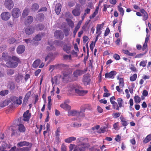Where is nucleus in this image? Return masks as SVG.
Here are the masks:
<instances>
[{
	"label": "nucleus",
	"mask_w": 151,
	"mask_h": 151,
	"mask_svg": "<svg viewBox=\"0 0 151 151\" xmlns=\"http://www.w3.org/2000/svg\"><path fill=\"white\" fill-rule=\"evenodd\" d=\"M6 101H3L0 102V106L1 107H4L6 106Z\"/></svg>",
	"instance_id": "obj_54"
},
{
	"label": "nucleus",
	"mask_w": 151,
	"mask_h": 151,
	"mask_svg": "<svg viewBox=\"0 0 151 151\" xmlns=\"http://www.w3.org/2000/svg\"><path fill=\"white\" fill-rule=\"evenodd\" d=\"M151 140V134H150L148 135L143 141L144 143H146Z\"/></svg>",
	"instance_id": "obj_31"
},
{
	"label": "nucleus",
	"mask_w": 151,
	"mask_h": 151,
	"mask_svg": "<svg viewBox=\"0 0 151 151\" xmlns=\"http://www.w3.org/2000/svg\"><path fill=\"white\" fill-rule=\"evenodd\" d=\"M63 57L65 59L69 60H70L71 59V56L70 55H63Z\"/></svg>",
	"instance_id": "obj_48"
},
{
	"label": "nucleus",
	"mask_w": 151,
	"mask_h": 151,
	"mask_svg": "<svg viewBox=\"0 0 151 151\" xmlns=\"http://www.w3.org/2000/svg\"><path fill=\"white\" fill-rule=\"evenodd\" d=\"M32 144L26 141H22L19 142L17 144L18 147H22L24 146H32Z\"/></svg>",
	"instance_id": "obj_11"
},
{
	"label": "nucleus",
	"mask_w": 151,
	"mask_h": 151,
	"mask_svg": "<svg viewBox=\"0 0 151 151\" xmlns=\"http://www.w3.org/2000/svg\"><path fill=\"white\" fill-rule=\"evenodd\" d=\"M71 47L72 45L71 44L69 43L64 46L63 49L67 53H69L70 52V50Z\"/></svg>",
	"instance_id": "obj_19"
},
{
	"label": "nucleus",
	"mask_w": 151,
	"mask_h": 151,
	"mask_svg": "<svg viewBox=\"0 0 151 151\" xmlns=\"http://www.w3.org/2000/svg\"><path fill=\"white\" fill-rule=\"evenodd\" d=\"M100 127V126L99 125H97L95 127H93L91 128V129L93 131L95 132L96 130H98Z\"/></svg>",
	"instance_id": "obj_59"
},
{
	"label": "nucleus",
	"mask_w": 151,
	"mask_h": 151,
	"mask_svg": "<svg viewBox=\"0 0 151 151\" xmlns=\"http://www.w3.org/2000/svg\"><path fill=\"white\" fill-rule=\"evenodd\" d=\"M130 69L132 71L134 72H137V70L136 68L132 65H131V67L130 68Z\"/></svg>",
	"instance_id": "obj_61"
},
{
	"label": "nucleus",
	"mask_w": 151,
	"mask_h": 151,
	"mask_svg": "<svg viewBox=\"0 0 151 151\" xmlns=\"http://www.w3.org/2000/svg\"><path fill=\"white\" fill-rule=\"evenodd\" d=\"M41 36L40 35H37L34 38V40L36 41H40L41 40Z\"/></svg>",
	"instance_id": "obj_47"
},
{
	"label": "nucleus",
	"mask_w": 151,
	"mask_h": 151,
	"mask_svg": "<svg viewBox=\"0 0 151 151\" xmlns=\"http://www.w3.org/2000/svg\"><path fill=\"white\" fill-rule=\"evenodd\" d=\"M23 117H20L19 119L20 121L23 120L25 121H28L29 120L30 114L28 110L27 111L23 114Z\"/></svg>",
	"instance_id": "obj_9"
},
{
	"label": "nucleus",
	"mask_w": 151,
	"mask_h": 151,
	"mask_svg": "<svg viewBox=\"0 0 151 151\" xmlns=\"http://www.w3.org/2000/svg\"><path fill=\"white\" fill-rule=\"evenodd\" d=\"M106 127H101L100 129L101 131H100V132H101V133L104 132L106 130Z\"/></svg>",
	"instance_id": "obj_63"
},
{
	"label": "nucleus",
	"mask_w": 151,
	"mask_h": 151,
	"mask_svg": "<svg viewBox=\"0 0 151 151\" xmlns=\"http://www.w3.org/2000/svg\"><path fill=\"white\" fill-rule=\"evenodd\" d=\"M137 75L136 74H133L132 76L130 77V80L131 81H135L137 78Z\"/></svg>",
	"instance_id": "obj_38"
},
{
	"label": "nucleus",
	"mask_w": 151,
	"mask_h": 151,
	"mask_svg": "<svg viewBox=\"0 0 151 151\" xmlns=\"http://www.w3.org/2000/svg\"><path fill=\"white\" fill-rule=\"evenodd\" d=\"M60 132V129L59 128H58L56 131L55 132V135L56 136V137L57 138H59L60 134L59 133Z\"/></svg>",
	"instance_id": "obj_46"
},
{
	"label": "nucleus",
	"mask_w": 151,
	"mask_h": 151,
	"mask_svg": "<svg viewBox=\"0 0 151 151\" xmlns=\"http://www.w3.org/2000/svg\"><path fill=\"white\" fill-rule=\"evenodd\" d=\"M110 32V30L108 28H107L105 31L104 33V36H107L109 34Z\"/></svg>",
	"instance_id": "obj_58"
},
{
	"label": "nucleus",
	"mask_w": 151,
	"mask_h": 151,
	"mask_svg": "<svg viewBox=\"0 0 151 151\" xmlns=\"http://www.w3.org/2000/svg\"><path fill=\"white\" fill-rule=\"evenodd\" d=\"M69 101H65L63 104H61L60 106L65 109V110H69L71 109V107L70 106L68 105V104H66V103L68 102Z\"/></svg>",
	"instance_id": "obj_18"
},
{
	"label": "nucleus",
	"mask_w": 151,
	"mask_h": 151,
	"mask_svg": "<svg viewBox=\"0 0 151 151\" xmlns=\"http://www.w3.org/2000/svg\"><path fill=\"white\" fill-rule=\"evenodd\" d=\"M116 73L115 71H112L109 73H106L105 74V78H114V76L116 75Z\"/></svg>",
	"instance_id": "obj_17"
},
{
	"label": "nucleus",
	"mask_w": 151,
	"mask_h": 151,
	"mask_svg": "<svg viewBox=\"0 0 151 151\" xmlns=\"http://www.w3.org/2000/svg\"><path fill=\"white\" fill-rule=\"evenodd\" d=\"M54 58V57L53 55V54L50 53L45 58V61H47V60H49V61L47 63V65Z\"/></svg>",
	"instance_id": "obj_22"
},
{
	"label": "nucleus",
	"mask_w": 151,
	"mask_h": 151,
	"mask_svg": "<svg viewBox=\"0 0 151 151\" xmlns=\"http://www.w3.org/2000/svg\"><path fill=\"white\" fill-rule=\"evenodd\" d=\"M61 8V6L60 4H56L55 8V11L57 14H58L60 13Z\"/></svg>",
	"instance_id": "obj_24"
},
{
	"label": "nucleus",
	"mask_w": 151,
	"mask_h": 151,
	"mask_svg": "<svg viewBox=\"0 0 151 151\" xmlns=\"http://www.w3.org/2000/svg\"><path fill=\"white\" fill-rule=\"evenodd\" d=\"M15 41V39L13 37L10 38L8 41V43L9 44H12Z\"/></svg>",
	"instance_id": "obj_43"
},
{
	"label": "nucleus",
	"mask_w": 151,
	"mask_h": 151,
	"mask_svg": "<svg viewBox=\"0 0 151 151\" xmlns=\"http://www.w3.org/2000/svg\"><path fill=\"white\" fill-rule=\"evenodd\" d=\"M82 113H79L78 111H77L75 110H71L68 111V116H81Z\"/></svg>",
	"instance_id": "obj_15"
},
{
	"label": "nucleus",
	"mask_w": 151,
	"mask_h": 151,
	"mask_svg": "<svg viewBox=\"0 0 151 151\" xmlns=\"http://www.w3.org/2000/svg\"><path fill=\"white\" fill-rule=\"evenodd\" d=\"M66 66V65L64 64H58L55 65H51L50 66L49 70H52V71L55 69H60L62 67H64Z\"/></svg>",
	"instance_id": "obj_12"
},
{
	"label": "nucleus",
	"mask_w": 151,
	"mask_h": 151,
	"mask_svg": "<svg viewBox=\"0 0 151 151\" xmlns=\"http://www.w3.org/2000/svg\"><path fill=\"white\" fill-rule=\"evenodd\" d=\"M104 24V23H102L100 24H98L96 27V29L99 30H101Z\"/></svg>",
	"instance_id": "obj_49"
},
{
	"label": "nucleus",
	"mask_w": 151,
	"mask_h": 151,
	"mask_svg": "<svg viewBox=\"0 0 151 151\" xmlns=\"http://www.w3.org/2000/svg\"><path fill=\"white\" fill-rule=\"evenodd\" d=\"M120 113L119 112L114 113L112 114L113 117L115 118H117L120 116Z\"/></svg>",
	"instance_id": "obj_50"
},
{
	"label": "nucleus",
	"mask_w": 151,
	"mask_h": 151,
	"mask_svg": "<svg viewBox=\"0 0 151 151\" xmlns=\"http://www.w3.org/2000/svg\"><path fill=\"white\" fill-rule=\"evenodd\" d=\"M98 10L99 7H97L93 14L91 16H90V19H92L95 17L96 14H98Z\"/></svg>",
	"instance_id": "obj_36"
},
{
	"label": "nucleus",
	"mask_w": 151,
	"mask_h": 151,
	"mask_svg": "<svg viewBox=\"0 0 151 151\" xmlns=\"http://www.w3.org/2000/svg\"><path fill=\"white\" fill-rule=\"evenodd\" d=\"M76 139V137H71L65 139V141L66 142L70 143L73 141L75 140Z\"/></svg>",
	"instance_id": "obj_30"
},
{
	"label": "nucleus",
	"mask_w": 151,
	"mask_h": 151,
	"mask_svg": "<svg viewBox=\"0 0 151 151\" xmlns=\"http://www.w3.org/2000/svg\"><path fill=\"white\" fill-rule=\"evenodd\" d=\"M120 118L121 119L122 124L123 126H126L128 125V123L126 121L125 119L124 118L121 116Z\"/></svg>",
	"instance_id": "obj_33"
},
{
	"label": "nucleus",
	"mask_w": 151,
	"mask_h": 151,
	"mask_svg": "<svg viewBox=\"0 0 151 151\" xmlns=\"http://www.w3.org/2000/svg\"><path fill=\"white\" fill-rule=\"evenodd\" d=\"M18 129L21 132H24L26 130L25 128L22 124H19L18 125Z\"/></svg>",
	"instance_id": "obj_28"
},
{
	"label": "nucleus",
	"mask_w": 151,
	"mask_h": 151,
	"mask_svg": "<svg viewBox=\"0 0 151 151\" xmlns=\"http://www.w3.org/2000/svg\"><path fill=\"white\" fill-rule=\"evenodd\" d=\"M54 49V46L52 45H49L47 46V50L48 51H50Z\"/></svg>",
	"instance_id": "obj_44"
},
{
	"label": "nucleus",
	"mask_w": 151,
	"mask_h": 151,
	"mask_svg": "<svg viewBox=\"0 0 151 151\" xmlns=\"http://www.w3.org/2000/svg\"><path fill=\"white\" fill-rule=\"evenodd\" d=\"M52 84L54 83H57L58 82L57 78L56 76H55L53 78H52L51 81Z\"/></svg>",
	"instance_id": "obj_51"
},
{
	"label": "nucleus",
	"mask_w": 151,
	"mask_h": 151,
	"mask_svg": "<svg viewBox=\"0 0 151 151\" xmlns=\"http://www.w3.org/2000/svg\"><path fill=\"white\" fill-rule=\"evenodd\" d=\"M65 66L62 67L65 70L63 72V75L65 77L69 76V75L71 74L72 72V70L71 69L69 68L68 66L66 65Z\"/></svg>",
	"instance_id": "obj_5"
},
{
	"label": "nucleus",
	"mask_w": 151,
	"mask_h": 151,
	"mask_svg": "<svg viewBox=\"0 0 151 151\" xmlns=\"http://www.w3.org/2000/svg\"><path fill=\"white\" fill-rule=\"evenodd\" d=\"M117 101L118 102V104L119 107H121L122 106V99L121 98H118Z\"/></svg>",
	"instance_id": "obj_45"
},
{
	"label": "nucleus",
	"mask_w": 151,
	"mask_h": 151,
	"mask_svg": "<svg viewBox=\"0 0 151 151\" xmlns=\"http://www.w3.org/2000/svg\"><path fill=\"white\" fill-rule=\"evenodd\" d=\"M21 61L18 57L13 56L11 60L6 63V66L10 68H16L18 65V63H20Z\"/></svg>",
	"instance_id": "obj_2"
},
{
	"label": "nucleus",
	"mask_w": 151,
	"mask_h": 151,
	"mask_svg": "<svg viewBox=\"0 0 151 151\" xmlns=\"http://www.w3.org/2000/svg\"><path fill=\"white\" fill-rule=\"evenodd\" d=\"M114 58L116 60H118L120 59L119 56L117 54H115L113 55Z\"/></svg>",
	"instance_id": "obj_53"
},
{
	"label": "nucleus",
	"mask_w": 151,
	"mask_h": 151,
	"mask_svg": "<svg viewBox=\"0 0 151 151\" xmlns=\"http://www.w3.org/2000/svg\"><path fill=\"white\" fill-rule=\"evenodd\" d=\"M115 100V99L114 96H112L111 97L110 99V102L111 104H113L115 102L114 101V100Z\"/></svg>",
	"instance_id": "obj_62"
},
{
	"label": "nucleus",
	"mask_w": 151,
	"mask_h": 151,
	"mask_svg": "<svg viewBox=\"0 0 151 151\" xmlns=\"http://www.w3.org/2000/svg\"><path fill=\"white\" fill-rule=\"evenodd\" d=\"M61 151H66V146L64 144H63L61 147Z\"/></svg>",
	"instance_id": "obj_56"
},
{
	"label": "nucleus",
	"mask_w": 151,
	"mask_h": 151,
	"mask_svg": "<svg viewBox=\"0 0 151 151\" xmlns=\"http://www.w3.org/2000/svg\"><path fill=\"white\" fill-rule=\"evenodd\" d=\"M55 43L56 44V45L58 46H61L63 43V42L62 41H55Z\"/></svg>",
	"instance_id": "obj_60"
},
{
	"label": "nucleus",
	"mask_w": 151,
	"mask_h": 151,
	"mask_svg": "<svg viewBox=\"0 0 151 151\" xmlns=\"http://www.w3.org/2000/svg\"><path fill=\"white\" fill-rule=\"evenodd\" d=\"M12 14L14 18H18L21 14L20 10L17 8H14L12 10Z\"/></svg>",
	"instance_id": "obj_8"
},
{
	"label": "nucleus",
	"mask_w": 151,
	"mask_h": 151,
	"mask_svg": "<svg viewBox=\"0 0 151 151\" xmlns=\"http://www.w3.org/2000/svg\"><path fill=\"white\" fill-rule=\"evenodd\" d=\"M91 81L90 76L88 74L84 75L82 78V82L85 86L88 85L90 84Z\"/></svg>",
	"instance_id": "obj_4"
},
{
	"label": "nucleus",
	"mask_w": 151,
	"mask_h": 151,
	"mask_svg": "<svg viewBox=\"0 0 151 151\" xmlns=\"http://www.w3.org/2000/svg\"><path fill=\"white\" fill-rule=\"evenodd\" d=\"M81 6L78 4H77L75 6V9L72 11L73 14L75 16H79L81 13L80 11Z\"/></svg>",
	"instance_id": "obj_6"
},
{
	"label": "nucleus",
	"mask_w": 151,
	"mask_h": 151,
	"mask_svg": "<svg viewBox=\"0 0 151 151\" xmlns=\"http://www.w3.org/2000/svg\"><path fill=\"white\" fill-rule=\"evenodd\" d=\"M113 127L116 130H118L119 129V127L118 126V123H116L114 124L113 125Z\"/></svg>",
	"instance_id": "obj_57"
},
{
	"label": "nucleus",
	"mask_w": 151,
	"mask_h": 151,
	"mask_svg": "<svg viewBox=\"0 0 151 151\" xmlns=\"http://www.w3.org/2000/svg\"><path fill=\"white\" fill-rule=\"evenodd\" d=\"M84 140L83 137L78 138L77 139L78 145L75 147L73 151H86L88 149V145L83 142Z\"/></svg>",
	"instance_id": "obj_1"
},
{
	"label": "nucleus",
	"mask_w": 151,
	"mask_h": 151,
	"mask_svg": "<svg viewBox=\"0 0 151 151\" xmlns=\"http://www.w3.org/2000/svg\"><path fill=\"white\" fill-rule=\"evenodd\" d=\"M119 86L121 88H123L124 86V80L123 78H120L119 80Z\"/></svg>",
	"instance_id": "obj_40"
},
{
	"label": "nucleus",
	"mask_w": 151,
	"mask_h": 151,
	"mask_svg": "<svg viewBox=\"0 0 151 151\" xmlns=\"http://www.w3.org/2000/svg\"><path fill=\"white\" fill-rule=\"evenodd\" d=\"M33 18L31 16L28 17L26 19L25 23L26 24H31L33 21Z\"/></svg>",
	"instance_id": "obj_25"
},
{
	"label": "nucleus",
	"mask_w": 151,
	"mask_h": 151,
	"mask_svg": "<svg viewBox=\"0 0 151 151\" xmlns=\"http://www.w3.org/2000/svg\"><path fill=\"white\" fill-rule=\"evenodd\" d=\"M9 91L8 90L2 91L0 92V95L2 96H4L8 94Z\"/></svg>",
	"instance_id": "obj_39"
},
{
	"label": "nucleus",
	"mask_w": 151,
	"mask_h": 151,
	"mask_svg": "<svg viewBox=\"0 0 151 151\" xmlns=\"http://www.w3.org/2000/svg\"><path fill=\"white\" fill-rule=\"evenodd\" d=\"M22 97L20 96L19 98L15 96H12L11 97V100L14 104L17 105H21L22 103Z\"/></svg>",
	"instance_id": "obj_3"
},
{
	"label": "nucleus",
	"mask_w": 151,
	"mask_h": 151,
	"mask_svg": "<svg viewBox=\"0 0 151 151\" xmlns=\"http://www.w3.org/2000/svg\"><path fill=\"white\" fill-rule=\"evenodd\" d=\"M80 28V26L79 25H77L75 27V29L74 30L73 33L74 35V36H75V35H76V32H77L78 30Z\"/></svg>",
	"instance_id": "obj_52"
},
{
	"label": "nucleus",
	"mask_w": 151,
	"mask_h": 151,
	"mask_svg": "<svg viewBox=\"0 0 151 151\" xmlns=\"http://www.w3.org/2000/svg\"><path fill=\"white\" fill-rule=\"evenodd\" d=\"M25 47L23 45H20L18 47L17 49V52L18 54H21L25 51Z\"/></svg>",
	"instance_id": "obj_21"
},
{
	"label": "nucleus",
	"mask_w": 151,
	"mask_h": 151,
	"mask_svg": "<svg viewBox=\"0 0 151 151\" xmlns=\"http://www.w3.org/2000/svg\"><path fill=\"white\" fill-rule=\"evenodd\" d=\"M73 91H75L76 93L80 96H83L88 92L87 91L81 90L78 87H74L73 88Z\"/></svg>",
	"instance_id": "obj_7"
},
{
	"label": "nucleus",
	"mask_w": 151,
	"mask_h": 151,
	"mask_svg": "<svg viewBox=\"0 0 151 151\" xmlns=\"http://www.w3.org/2000/svg\"><path fill=\"white\" fill-rule=\"evenodd\" d=\"M1 18L4 20H8L10 17V15L8 12H5L2 13L1 15Z\"/></svg>",
	"instance_id": "obj_14"
},
{
	"label": "nucleus",
	"mask_w": 151,
	"mask_h": 151,
	"mask_svg": "<svg viewBox=\"0 0 151 151\" xmlns=\"http://www.w3.org/2000/svg\"><path fill=\"white\" fill-rule=\"evenodd\" d=\"M39 7V6L37 4L35 3L31 6V9L32 11H35L38 9Z\"/></svg>",
	"instance_id": "obj_27"
},
{
	"label": "nucleus",
	"mask_w": 151,
	"mask_h": 151,
	"mask_svg": "<svg viewBox=\"0 0 151 151\" xmlns=\"http://www.w3.org/2000/svg\"><path fill=\"white\" fill-rule=\"evenodd\" d=\"M40 63V60L37 59L32 64V67L33 68H36L38 67Z\"/></svg>",
	"instance_id": "obj_26"
},
{
	"label": "nucleus",
	"mask_w": 151,
	"mask_h": 151,
	"mask_svg": "<svg viewBox=\"0 0 151 151\" xmlns=\"http://www.w3.org/2000/svg\"><path fill=\"white\" fill-rule=\"evenodd\" d=\"M29 12V9H24L23 12L22 16L23 17H25L28 15Z\"/></svg>",
	"instance_id": "obj_35"
},
{
	"label": "nucleus",
	"mask_w": 151,
	"mask_h": 151,
	"mask_svg": "<svg viewBox=\"0 0 151 151\" xmlns=\"http://www.w3.org/2000/svg\"><path fill=\"white\" fill-rule=\"evenodd\" d=\"M118 10L120 12V14L122 16V17L124 14V10L123 8L121 7L118 6Z\"/></svg>",
	"instance_id": "obj_37"
},
{
	"label": "nucleus",
	"mask_w": 151,
	"mask_h": 151,
	"mask_svg": "<svg viewBox=\"0 0 151 151\" xmlns=\"http://www.w3.org/2000/svg\"><path fill=\"white\" fill-rule=\"evenodd\" d=\"M95 45V42L94 43L93 42H92L90 45V49L92 51L93 50V48L94 47Z\"/></svg>",
	"instance_id": "obj_55"
},
{
	"label": "nucleus",
	"mask_w": 151,
	"mask_h": 151,
	"mask_svg": "<svg viewBox=\"0 0 151 151\" xmlns=\"http://www.w3.org/2000/svg\"><path fill=\"white\" fill-rule=\"evenodd\" d=\"M140 11L141 12L142 14V16L143 17V20L145 21L147 20L148 17L147 13L143 9H141L140 10Z\"/></svg>",
	"instance_id": "obj_23"
},
{
	"label": "nucleus",
	"mask_w": 151,
	"mask_h": 151,
	"mask_svg": "<svg viewBox=\"0 0 151 151\" xmlns=\"http://www.w3.org/2000/svg\"><path fill=\"white\" fill-rule=\"evenodd\" d=\"M85 73V72L83 70H77L73 72V75L74 77L77 78L78 76L83 74Z\"/></svg>",
	"instance_id": "obj_13"
},
{
	"label": "nucleus",
	"mask_w": 151,
	"mask_h": 151,
	"mask_svg": "<svg viewBox=\"0 0 151 151\" xmlns=\"http://www.w3.org/2000/svg\"><path fill=\"white\" fill-rule=\"evenodd\" d=\"M32 146H29L28 147H24L17 149V151H30L31 149Z\"/></svg>",
	"instance_id": "obj_29"
},
{
	"label": "nucleus",
	"mask_w": 151,
	"mask_h": 151,
	"mask_svg": "<svg viewBox=\"0 0 151 151\" xmlns=\"http://www.w3.org/2000/svg\"><path fill=\"white\" fill-rule=\"evenodd\" d=\"M147 63V60H145V61H142L140 63L139 65L140 66H142L143 67H144L146 66V65Z\"/></svg>",
	"instance_id": "obj_42"
},
{
	"label": "nucleus",
	"mask_w": 151,
	"mask_h": 151,
	"mask_svg": "<svg viewBox=\"0 0 151 151\" xmlns=\"http://www.w3.org/2000/svg\"><path fill=\"white\" fill-rule=\"evenodd\" d=\"M4 5L6 8L10 10L13 7L14 3L12 0H5Z\"/></svg>",
	"instance_id": "obj_10"
},
{
	"label": "nucleus",
	"mask_w": 151,
	"mask_h": 151,
	"mask_svg": "<svg viewBox=\"0 0 151 151\" xmlns=\"http://www.w3.org/2000/svg\"><path fill=\"white\" fill-rule=\"evenodd\" d=\"M44 16L43 14H42L40 13L39 14L37 15L36 19L37 20L40 21L44 19Z\"/></svg>",
	"instance_id": "obj_32"
},
{
	"label": "nucleus",
	"mask_w": 151,
	"mask_h": 151,
	"mask_svg": "<svg viewBox=\"0 0 151 151\" xmlns=\"http://www.w3.org/2000/svg\"><path fill=\"white\" fill-rule=\"evenodd\" d=\"M34 31V27L32 26H30L25 29V32L27 34L30 35L33 33Z\"/></svg>",
	"instance_id": "obj_16"
},
{
	"label": "nucleus",
	"mask_w": 151,
	"mask_h": 151,
	"mask_svg": "<svg viewBox=\"0 0 151 151\" xmlns=\"http://www.w3.org/2000/svg\"><path fill=\"white\" fill-rule=\"evenodd\" d=\"M54 35L57 38L62 39L63 37V34L60 30H57L54 33Z\"/></svg>",
	"instance_id": "obj_20"
},
{
	"label": "nucleus",
	"mask_w": 151,
	"mask_h": 151,
	"mask_svg": "<svg viewBox=\"0 0 151 151\" xmlns=\"http://www.w3.org/2000/svg\"><path fill=\"white\" fill-rule=\"evenodd\" d=\"M73 127H78L81 126V124L78 123H75L73 124Z\"/></svg>",
	"instance_id": "obj_64"
},
{
	"label": "nucleus",
	"mask_w": 151,
	"mask_h": 151,
	"mask_svg": "<svg viewBox=\"0 0 151 151\" xmlns=\"http://www.w3.org/2000/svg\"><path fill=\"white\" fill-rule=\"evenodd\" d=\"M9 56L6 53L3 52L2 55V59L5 61L7 60L9 58Z\"/></svg>",
	"instance_id": "obj_34"
},
{
	"label": "nucleus",
	"mask_w": 151,
	"mask_h": 151,
	"mask_svg": "<svg viewBox=\"0 0 151 151\" xmlns=\"http://www.w3.org/2000/svg\"><path fill=\"white\" fill-rule=\"evenodd\" d=\"M134 101L136 103H139L141 101L140 98L138 96H135L134 97Z\"/></svg>",
	"instance_id": "obj_41"
}]
</instances>
